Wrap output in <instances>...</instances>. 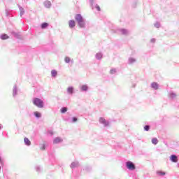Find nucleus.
<instances>
[{
  "instance_id": "nucleus-14",
  "label": "nucleus",
  "mask_w": 179,
  "mask_h": 179,
  "mask_svg": "<svg viewBox=\"0 0 179 179\" xmlns=\"http://www.w3.org/2000/svg\"><path fill=\"white\" fill-rule=\"evenodd\" d=\"M95 58L96 59H98V61H100L103 58V53L101 52H98L95 55Z\"/></svg>"
},
{
  "instance_id": "nucleus-4",
  "label": "nucleus",
  "mask_w": 179,
  "mask_h": 179,
  "mask_svg": "<svg viewBox=\"0 0 179 179\" xmlns=\"http://www.w3.org/2000/svg\"><path fill=\"white\" fill-rule=\"evenodd\" d=\"M17 93H19V88H17V85H15L13 88V97L15 99L17 96Z\"/></svg>"
},
{
  "instance_id": "nucleus-25",
  "label": "nucleus",
  "mask_w": 179,
  "mask_h": 179,
  "mask_svg": "<svg viewBox=\"0 0 179 179\" xmlns=\"http://www.w3.org/2000/svg\"><path fill=\"white\" fill-rule=\"evenodd\" d=\"M48 23L47 22H43L41 25V29H47L48 27Z\"/></svg>"
},
{
  "instance_id": "nucleus-26",
  "label": "nucleus",
  "mask_w": 179,
  "mask_h": 179,
  "mask_svg": "<svg viewBox=\"0 0 179 179\" xmlns=\"http://www.w3.org/2000/svg\"><path fill=\"white\" fill-rule=\"evenodd\" d=\"M117 72V69H111L109 71V73L110 75H115V73Z\"/></svg>"
},
{
  "instance_id": "nucleus-16",
  "label": "nucleus",
  "mask_w": 179,
  "mask_h": 179,
  "mask_svg": "<svg viewBox=\"0 0 179 179\" xmlns=\"http://www.w3.org/2000/svg\"><path fill=\"white\" fill-rule=\"evenodd\" d=\"M24 145H26V146H30V145H31V141H30V140L29 138H27V137H25L24 138Z\"/></svg>"
},
{
  "instance_id": "nucleus-5",
  "label": "nucleus",
  "mask_w": 179,
  "mask_h": 179,
  "mask_svg": "<svg viewBox=\"0 0 179 179\" xmlns=\"http://www.w3.org/2000/svg\"><path fill=\"white\" fill-rule=\"evenodd\" d=\"M99 122L100 124H102L103 127H108V125L110 124V122H107V120H106V119H104L103 117L99 118Z\"/></svg>"
},
{
  "instance_id": "nucleus-38",
  "label": "nucleus",
  "mask_w": 179,
  "mask_h": 179,
  "mask_svg": "<svg viewBox=\"0 0 179 179\" xmlns=\"http://www.w3.org/2000/svg\"><path fill=\"white\" fill-rule=\"evenodd\" d=\"M48 134H50V135H51V136H52V135H54V132H52V131H49Z\"/></svg>"
},
{
  "instance_id": "nucleus-36",
  "label": "nucleus",
  "mask_w": 179,
  "mask_h": 179,
  "mask_svg": "<svg viewBox=\"0 0 179 179\" xmlns=\"http://www.w3.org/2000/svg\"><path fill=\"white\" fill-rule=\"evenodd\" d=\"M150 43H156V38H151Z\"/></svg>"
},
{
  "instance_id": "nucleus-31",
  "label": "nucleus",
  "mask_w": 179,
  "mask_h": 179,
  "mask_svg": "<svg viewBox=\"0 0 179 179\" xmlns=\"http://www.w3.org/2000/svg\"><path fill=\"white\" fill-rule=\"evenodd\" d=\"M35 170H36V173H40L41 171V168L38 166H36L35 167Z\"/></svg>"
},
{
  "instance_id": "nucleus-22",
  "label": "nucleus",
  "mask_w": 179,
  "mask_h": 179,
  "mask_svg": "<svg viewBox=\"0 0 179 179\" xmlns=\"http://www.w3.org/2000/svg\"><path fill=\"white\" fill-rule=\"evenodd\" d=\"M166 174V172L162 171H157V175L159 177H164V176Z\"/></svg>"
},
{
  "instance_id": "nucleus-20",
  "label": "nucleus",
  "mask_w": 179,
  "mask_h": 179,
  "mask_svg": "<svg viewBox=\"0 0 179 179\" xmlns=\"http://www.w3.org/2000/svg\"><path fill=\"white\" fill-rule=\"evenodd\" d=\"M21 17L24 15V8L22 6H18Z\"/></svg>"
},
{
  "instance_id": "nucleus-9",
  "label": "nucleus",
  "mask_w": 179,
  "mask_h": 179,
  "mask_svg": "<svg viewBox=\"0 0 179 179\" xmlns=\"http://www.w3.org/2000/svg\"><path fill=\"white\" fill-rule=\"evenodd\" d=\"M135 62H136V59L134 57H129L127 64H129V65H134Z\"/></svg>"
},
{
  "instance_id": "nucleus-6",
  "label": "nucleus",
  "mask_w": 179,
  "mask_h": 179,
  "mask_svg": "<svg viewBox=\"0 0 179 179\" xmlns=\"http://www.w3.org/2000/svg\"><path fill=\"white\" fill-rule=\"evenodd\" d=\"M43 6H45V8H46V9H50L51 6H52V4L51 3L50 1L45 0L43 2Z\"/></svg>"
},
{
  "instance_id": "nucleus-24",
  "label": "nucleus",
  "mask_w": 179,
  "mask_h": 179,
  "mask_svg": "<svg viewBox=\"0 0 179 179\" xmlns=\"http://www.w3.org/2000/svg\"><path fill=\"white\" fill-rule=\"evenodd\" d=\"M151 142L152 145H157V143H159V140L157 139V138H153Z\"/></svg>"
},
{
  "instance_id": "nucleus-32",
  "label": "nucleus",
  "mask_w": 179,
  "mask_h": 179,
  "mask_svg": "<svg viewBox=\"0 0 179 179\" xmlns=\"http://www.w3.org/2000/svg\"><path fill=\"white\" fill-rule=\"evenodd\" d=\"M155 27H156L157 29H159V27H160V22H157L154 24Z\"/></svg>"
},
{
  "instance_id": "nucleus-34",
  "label": "nucleus",
  "mask_w": 179,
  "mask_h": 179,
  "mask_svg": "<svg viewBox=\"0 0 179 179\" xmlns=\"http://www.w3.org/2000/svg\"><path fill=\"white\" fill-rule=\"evenodd\" d=\"M41 149V150H45V144H43Z\"/></svg>"
},
{
  "instance_id": "nucleus-29",
  "label": "nucleus",
  "mask_w": 179,
  "mask_h": 179,
  "mask_svg": "<svg viewBox=\"0 0 179 179\" xmlns=\"http://www.w3.org/2000/svg\"><path fill=\"white\" fill-rule=\"evenodd\" d=\"M64 61H65L66 64H69V62H71V57H66L64 59Z\"/></svg>"
},
{
  "instance_id": "nucleus-27",
  "label": "nucleus",
  "mask_w": 179,
  "mask_h": 179,
  "mask_svg": "<svg viewBox=\"0 0 179 179\" xmlns=\"http://www.w3.org/2000/svg\"><path fill=\"white\" fill-rule=\"evenodd\" d=\"M62 114H64V113H66L68 111V108L66 107H62L60 110Z\"/></svg>"
},
{
  "instance_id": "nucleus-17",
  "label": "nucleus",
  "mask_w": 179,
  "mask_h": 179,
  "mask_svg": "<svg viewBox=\"0 0 179 179\" xmlns=\"http://www.w3.org/2000/svg\"><path fill=\"white\" fill-rule=\"evenodd\" d=\"M75 89L73 88V87L70 86L67 88V93L69 94H72L74 92Z\"/></svg>"
},
{
  "instance_id": "nucleus-37",
  "label": "nucleus",
  "mask_w": 179,
  "mask_h": 179,
  "mask_svg": "<svg viewBox=\"0 0 179 179\" xmlns=\"http://www.w3.org/2000/svg\"><path fill=\"white\" fill-rule=\"evenodd\" d=\"M10 13L8 10H6V16H9Z\"/></svg>"
},
{
  "instance_id": "nucleus-30",
  "label": "nucleus",
  "mask_w": 179,
  "mask_h": 179,
  "mask_svg": "<svg viewBox=\"0 0 179 179\" xmlns=\"http://www.w3.org/2000/svg\"><path fill=\"white\" fill-rule=\"evenodd\" d=\"M150 126L149 124L144 126V131H150Z\"/></svg>"
},
{
  "instance_id": "nucleus-15",
  "label": "nucleus",
  "mask_w": 179,
  "mask_h": 179,
  "mask_svg": "<svg viewBox=\"0 0 179 179\" xmlns=\"http://www.w3.org/2000/svg\"><path fill=\"white\" fill-rule=\"evenodd\" d=\"M169 99H176V97H177V94H176V92H171L169 93Z\"/></svg>"
},
{
  "instance_id": "nucleus-3",
  "label": "nucleus",
  "mask_w": 179,
  "mask_h": 179,
  "mask_svg": "<svg viewBox=\"0 0 179 179\" xmlns=\"http://www.w3.org/2000/svg\"><path fill=\"white\" fill-rule=\"evenodd\" d=\"M126 169L127 170H129L130 171H134V170H136V166H135V164L131 161H127L125 163Z\"/></svg>"
},
{
  "instance_id": "nucleus-8",
  "label": "nucleus",
  "mask_w": 179,
  "mask_h": 179,
  "mask_svg": "<svg viewBox=\"0 0 179 179\" xmlns=\"http://www.w3.org/2000/svg\"><path fill=\"white\" fill-rule=\"evenodd\" d=\"M75 26H76V22H75V20H71L69 21V27L70 29H73V27H75Z\"/></svg>"
},
{
  "instance_id": "nucleus-19",
  "label": "nucleus",
  "mask_w": 179,
  "mask_h": 179,
  "mask_svg": "<svg viewBox=\"0 0 179 179\" xmlns=\"http://www.w3.org/2000/svg\"><path fill=\"white\" fill-rule=\"evenodd\" d=\"M0 38L1 40H8V38H9V36H8L6 34H3L0 35Z\"/></svg>"
},
{
  "instance_id": "nucleus-10",
  "label": "nucleus",
  "mask_w": 179,
  "mask_h": 179,
  "mask_svg": "<svg viewBox=\"0 0 179 179\" xmlns=\"http://www.w3.org/2000/svg\"><path fill=\"white\" fill-rule=\"evenodd\" d=\"M80 90L81 92H87V90H89V86H87V85H83L80 87Z\"/></svg>"
},
{
  "instance_id": "nucleus-40",
  "label": "nucleus",
  "mask_w": 179,
  "mask_h": 179,
  "mask_svg": "<svg viewBox=\"0 0 179 179\" xmlns=\"http://www.w3.org/2000/svg\"><path fill=\"white\" fill-rule=\"evenodd\" d=\"M0 163H2V159L0 158Z\"/></svg>"
},
{
  "instance_id": "nucleus-7",
  "label": "nucleus",
  "mask_w": 179,
  "mask_h": 179,
  "mask_svg": "<svg viewBox=\"0 0 179 179\" xmlns=\"http://www.w3.org/2000/svg\"><path fill=\"white\" fill-rule=\"evenodd\" d=\"M170 160L172 163H177L178 162V157L176 155H172L170 157Z\"/></svg>"
},
{
  "instance_id": "nucleus-35",
  "label": "nucleus",
  "mask_w": 179,
  "mask_h": 179,
  "mask_svg": "<svg viewBox=\"0 0 179 179\" xmlns=\"http://www.w3.org/2000/svg\"><path fill=\"white\" fill-rule=\"evenodd\" d=\"M95 8H96V9L99 11V12H100V6H99V5H96L95 6Z\"/></svg>"
},
{
  "instance_id": "nucleus-18",
  "label": "nucleus",
  "mask_w": 179,
  "mask_h": 179,
  "mask_svg": "<svg viewBox=\"0 0 179 179\" xmlns=\"http://www.w3.org/2000/svg\"><path fill=\"white\" fill-rule=\"evenodd\" d=\"M119 31L123 34V36H127L128 34V31L125 29H119Z\"/></svg>"
},
{
  "instance_id": "nucleus-33",
  "label": "nucleus",
  "mask_w": 179,
  "mask_h": 179,
  "mask_svg": "<svg viewBox=\"0 0 179 179\" xmlns=\"http://www.w3.org/2000/svg\"><path fill=\"white\" fill-rule=\"evenodd\" d=\"M78 121V117H72V122H76Z\"/></svg>"
},
{
  "instance_id": "nucleus-1",
  "label": "nucleus",
  "mask_w": 179,
  "mask_h": 179,
  "mask_svg": "<svg viewBox=\"0 0 179 179\" xmlns=\"http://www.w3.org/2000/svg\"><path fill=\"white\" fill-rule=\"evenodd\" d=\"M75 20L78 22L79 27H80L81 29H85V27H86V23L85 22V19H83L82 15H76Z\"/></svg>"
},
{
  "instance_id": "nucleus-12",
  "label": "nucleus",
  "mask_w": 179,
  "mask_h": 179,
  "mask_svg": "<svg viewBox=\"0 0 179 179\" xmlns=\"http://www.w3.org/2000/svg\"><path fill=\"white\" fill-rule=\"evenodd\" d=\"M61 142H62V138H61V137H56L54 140H53V143L55 145H57V143H61Z\"/></svg>"
},
{
  "instance_id": "nucleus-28",
  "label": "nucleus",
  "mask_w": 179,
  "mask_h": 179,
  "mask_svg": "<svg viewBox=\"0 0 179 179\" xmlns=\"http://www.w3.org/2000/svg\"><path fill=\"white\" fill-rule=\"evenodd\" d=\"M13 36H14V37H16V38H20V35H19L18 33H16L15 31L12 32Z\"/></svg>"
},
{
  "instance_id": "nucleus-39",
  "label": "nucleus",
  "mask_w": 179,
  "mask_h": 179,
  "mask_svg": "<svg viewBox=\"0 0 179 179\" xmlns=\"http://www.w3.org/2000/svg\"><path fill=\"white\" fill-rule=\"evenodd\" d=\"M94 0H90V3L91 6H93Z\"/></svg>"
},
{
  "instance_id": "nucleus-13",
  "label": "nucleus",
  "mask_w": 179,
  "mask_h": 179,
  "mask_svg": "<svg viewBox=\"0 0 179 179\" xmlns=\"http://www.w3.org/2000/svg\"><path fill=\"white\" fill-rule=\"evenodd\" d=\"M71 169H76V167H79V162L76 161L71 163Z\"/></svg>"
},
{
  "instance_id": "nucleus-23",
  "label": "nucleus",
  "mask_w": 179,
  "mask_h": 179,
  "mask_svg": "<svg viewBox=\"0 0 179 179\" xmlns=\"http://www.w3.org/2000/svg\"><path fill=\"white\" fill-rule=\"evenodd\" d=\"M57 75H58V72L56 70L51 71L52 78H57Z\"/></svg>"
},
{
  "instance_id": "nucleus-2",
  "label": "nucleus",
  "mask_w": 179,
  "mask_h": 179,
  "mask_svg": "<svg viewBox=\"0 0 179 179\" xmlns=\"http://www.w3.org/2000/svg\"><path fill=\"white\" fill-rule=\"evenodd\" d=\"M32 103L34 106H36L38 108H43L44 107V101L40 98H34Z\"/></svg>"
},
{
  "instance_id": "nucleus-11",
  "label": "nucleus",
  "mask_w": 179,
  "mask_h": 179,
  "mask_svg": "<svg viewBox=\"0 0 179 179\" xmlns=\"http://www.w3.org/2000/svg\"><path fill=\"white\" fill-rule=\"evenodd\" d=\"M151 87L152 89H153L154 90H157L159 89V84L156 82H153L151 84Z\"/></svg>"
},
{
  "instance_id": "nucleus-21",
  "label": "nucleus",
  "mask_w": 179,
  "mask_h": 179,
  "mask_svg": "<svg viewBox=\"0 0 179 179\" xmlns=\"http://www.w3.org/2000/svg\"><path fill=\"white\" fill-rule=\"evenodd\" d=\"M34 115L36 117V118H41V113L38 111L34 112Z\"/></svg>"
},
{
  "instance_id": "nucleus-41",
  "label": "nucleus",
  "mask_w": 179,
  "mask_h": 179,
  "mask_svg": "<svg viewBox=\"0 0 179 179\" xmlns=\"http://www.w3.org/2000/svg\"><path fill=\"white\" fill-rule=\"evenodd\" d=\"M0 129H1V126H0Z\"/></svg>"
}]
</instances>
